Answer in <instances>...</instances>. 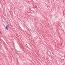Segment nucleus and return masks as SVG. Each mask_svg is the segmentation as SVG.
Here are the masks:
<instances>
[{
	"instance_id": "obj_1",
	"label": "nucleus",
	"mask_w": 65,
	"mask_h": 65,
	"mask_svg": "<svg viewBox=\"0 0 65 65\" xmlns=\"http://www.w3.org/2000/svg\"><path fill=\"white\" fill-rule=\"evenodd\" d=\"M8 27H9V25H7L6 27V28L7 30H8Z\"/></svg>"
},
{
	"instance_id": "obj_4",
	"label": "nucleus",
	"mask_w": 65,
	"mask_h": 65,
	"mask_svg": "<svg viewBox=\"0 0 65 65\" xmlns=\"http://www.w3.org/2000/svg\"><path fill=\"white\" fill-rule=\"evenodd\" d=\"M58 8H59V7Z\"/></svg>"
},
{
	"instance_id": "obj_3",
	"label": "nucleus",
	"mask_w": 65,
	"mask_h": 65,
	"mask_svg": "<svg viewBox=\"0 0 65 65\" xmlns=\"http://www.w3.org/2000/svg\"><path fill=\"white\" fill-rule=\"evenodd\" d=\"M17 52H20V51H17Z\"/></svg>"
},
{
	"instance_id": "obj_2",
	"label": "nucleus",
	"mask_w": 65,
	"mask_h": 65,
	"mask_svg": "<svg viewBox=\"0 0 65 65\" xmlns=\"http://www.w3.org/2000/svg\"><path fill=\"white\" fill-rule=\"evenodd\" d=\"M25 19H27V21H28V18H27V17H26Z\"/></svg>"
},
{
	"instance_id": "obj_6",
	"label": "nucleus",
	"mask_w": 65,
	"mask_h": 65,
	"mask_svg": "<svg viewBox=\"0 0 65 65\" xmlns=\"http://www.w3.org/2000/svg\"><path fill=\"white\" fill-rule=\"evenodd\" d=\"M63 16H64V15H63Z\"/></svg>"
},
{
	"instance_id": "obj_5",
	"label": "nucleus",
	"mask_w": 65,
	"mask_h": 65,
	"mask_svg": "<svg viewBox=\"0 0 65 65\" xmlns=\"http://www.w3.org/2000/svg\"><path fill=\"white\" fill-rule=\"evenodd\" d=\"M1 34V32H0V34Z\"/></svg>"
}]
</instances>
